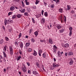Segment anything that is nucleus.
Here are the masks:
<instances>
[{
	"instance_id": "obj_51",
	"label": "nucleus",
	"mask_w": 76,
	"mask_h": 76,
	"mask_svg": "<svg viewBox=\"0 0 76 76\" xmlns=\"http://www.w3.org/2000/svg\"><path fill=\"white\" fill-rule=\"evenodd\" d=\"M42 68L43 70L45 71V69H44V66L43 65L42 66Z\"/></svg>"
},
{
	"instance_id": "obj_5",
	"label": "nucleus",
	"mask_w": 76,
	"mask_h": 76,
	"mask_svg": "<svg viewBox=\"0 0 76 76\" xmlns=\"http://www.w3.org/2000/svg\"><path fill=\"white\" fill-rule=\"evenodd\" d=\"M56 27L57 28H58V29H61V26H60L59 25H56Z\"/></svg>"
},
{
	"instance_id": "obj_16",
	"label": "nucleus",
	"mask_w": 76,
	"mask_h": 76,
	"mask_svg": "<svg viewBox=\"0 0 76 76\" xmlns=\"http://www.w3.org/2000/svg\"><path fill=\"white\" fill-rule=\"evenodd\" d=\"M4 42V40L3 39H1V40H0V44H2L3 42Z\"/></svg>"
},
{
	"instance_id": "obj_46",
	"label": "nucleus",
	"mask_w": 76,
	"mask_h": 76,
	"mask_svg": "<svg viewBox=\"0 0 76 76\" xmlns=\"http://www.w3.org/2000/svg\"><path fill=\"white\" fill-rule=\"evenodd\" d=\"M32 21L33 23H35V20L33 18H32Z\"/></svg>"
},
{
	"instance_id": "obj_19",
	"label": "nucleus",
	"mask_w": 76,
	"mask_h": 76,
	"mask_svg": "<svg viewBox=\"0 0 76 76\" xmlns=\"http://www.w3.org/2000/svg\"><path fill=\"white\" fill-rule=\"evenodd\" d=\"M25 1L26 2V5H29V3L28 2V1H27V0H26Z\"/></svg>"
},
{
	"instance_id": "obj_3",
	"label": "nucleus",
	"mask_w": 76,
	"mask_h": 76,
	"mask_svg": "<svg viewBox=\"0 0 76 76\" xmlns=\"http://www.w3.org/2000/svg\"><path fill=\"white\" fill-rule=\"evenodd\" d=\"M10 53L11 55H12L13 54V49L12 47H10Z\"/></svg>"
},
{
	"instance_id": "obj_28",
	"label": "nucleus",
	"mask_w": 76,
	"mask_h": 76,
	"mask_svg": "<svg viewBox=\"0 0 76 76\" xmlns=\"http://www.w3.org/2000/svg\"><path fill=\"white\" fill-rule=\"evenodd\" d=\"M28 52H31V51H32V49L29 48L28 49Z\"/></svg>"
},
{
	"instance_id": "obj_6",
	"label": "nucleus",
	"mask_w": 76,
	"mask_h": 76,
	"mask_svg": "<svg viewBox=\"0 0 76 76\" xmlns=\"http://www.w3.org/2000/svg\"><path fill=\"white\" fill-rule=\"evenodd\" d=\"M45 23V18H43L42 19L41 23Z\"/></svg>"
},
{
	"instance_id": "obj_2",
	"label": "nucleus",
	"mask_w": 76,
	"mask_h": 76,
	"mask_svg": "<svg viewBox=\"0 0 76 76\" xmlns=\"http://www.w3.org/2000/svg\"><path fill=\"white\" fill-rule=\"evenodd\" d=\"M72 29H73L72 27H70L69 28V29L70 31L69 35V36H70H70L72 35Z\"/></svg>"
},
{
	"instance_id": "obj_13",
	"label": "nucleus",
	"mask_w": 76,
	"mask_h": 76,
	"mask_svg": "<svg viewBox=\"0 0 76 76\" xmlns=\"http://www.w3.org/2000/svg\"><path fill=\"white\" fill-rule=\"evenodd\" d=\"M49 43H50V44H53V41H52V40L50 38H49Z\"/></svg>"
},
{
	"instance_id": "obj_22",
	"label": "nucleus",
	"mask_w": 76,
	"mask_h": 76,
	"mask_svg": "<svg viewBox=\"0 0 76 76\" xmlns=\"http://www.w3.org/2000/svg\"><path fill=\"white\" fill-rule=\"evenodd\" d=\"M59 12H61V13H62L63 12V10L61 9V8H60L59 10Z\"/></svg>"
},
{
	"instance_id": "obj_14",
	"label": "nucleus",
	"mask_w": 76,
	"mask_h": 76,
	"mask_svg": "<svg viewBox=\"0 0 76 76\" xmlns=\"http://www.w3.org/2000/svg\"><path fill=\"white\" fill-rule=\"evenodd\" d=\"M69 47V45L68 44H66L64 45V47H65V48H67V47Z\"/></svg>"
},
{
	"instance_id": "obj_55",
	"label": "nucleus",
	"mask_w": 76,
	"mask_h": 76,
	"mask_svg": "<svg viewBox=\"0 0 76 76\" xmlns=\"http://www.w3.org/2000/svg\"><path fill=\"white\" fill-rule=\"evenodd\" d=\"M53 52H56V49H53Z\"/></svg>"
},
{
	"instance_id": "obj_41",
	"label": "nucleus",
	"mask_w": 76,
	"mask_h": 76,
	"mask_svg": "<svg viewBox=\"0 0 76 76\" xmlns=\"http://www.w3.org/2000/svg\"><path fill=\"white\" fill-rule=\"evenodd\" d=\"M40 42H45V40H40Z\"/></svg>"
},
{
	"instance_id": "obj_39",
	"label": "nucleus",
	"mask_w": 76,
	"mask_h": 76,
	"mask_svg": "<svg viewBox=\"0 0 76 76\" xmlns=\"http://www.w3.org/2000/svg\"><path fill=\"white\" fill-rule=\"evenodd\" d=\"M43 56L44 58H45V53H44L43 54Z\"/></svg>"
},
{
	"instance_id": "obj_45",
	"label": "nucleus",
	"mask_w": 76,
	"mask_h": 76,
	"mask_svg": "<svg viewBox=\"0 0 76 76\" xmlns=\"http://www.w3.org/2000/svg\"><path fill=\"white\" fill-rule=\"evenodd\" d=\"M15 45H17L18 46V42H15Z\"/></svg>"
},
{
	"instance_id": "obj_20",
	"label": "nucleus",
	"mask_w": 76,
	"mask_h": 76,
	"mask_svg": "<svg viewBox=\"0 0 76 76\" xmlns=\"http://www.w3.org/2000/svg\"><path fill=\"white\" fill-rule=\"evenodd\" d=\"M29 45H30L29 43H26V46L28 47V46H29Z\"/></svg>"
},
{
	"instance_id": "obj_31",
	"label": "nucleus",
	"mask_w": 76,
	"mask_h": 76,
	"mask_svg": "<svg viewBox=\"0 0 76 76\" xmlns=\"http://www.w3.org/2000/svg\"><path fill=\"white\" fill-rule=\"evenodd\" d=\"M3 54L4 57H6V53H5V52H3Z\"/></svg>"
},
{
	"instance_id": "obj_48",
	"label": "nucleus",
	"mask_w": 76,
	"mask_h": 76,
	"mask_svg": "<svg viewBox=\"0 0 76 76\" xmlns=\"http://www.w3.org/2000/svg\"><path fill=\"white\" fill-rule=\"evenodd\" d=\"M31 41H32V42H34L35 40H34V38L32 39H31Z\"/></svg>"
},
{
	"instance_id": "obj_32",
	"label": "nucleus",
	"mask_w": 76,
	"mask_h": 76,
	"mask_svg": "<svg viewBox=\"0 0 76 76\" xmlns=\"http://www.w3.org/2000/svg\"><path fill=\"white\" fill-rule=\"evenodd\" d=\"M5 39H6V41H9V38H8L7 37H5Z\"/></svg>"
},
{
	"instance_id": "obj_8",
	"label": "nucleus",
	"mask_w": 76,
	"mask_h": 76,
	"mask_svg": "<svg viewBox=\"0 0 76 76\" xmlns=\"http://www.w3.org/2000/svg\"><path fill=\"white\" fill-rule=\"evenodd\" d=\"M57 54L58 56V57H61V52L60 51H58L57 52Z\"/></svg>"
},
{
	"instance_id": "obj_53",
	"label": "nucleus",
	"mask_w": 76,
	"mask_h": 76,
	"mask_svg": "<svg viewBox=\"0 0 76 76\" xmlns=\"http://www.w3.org/2000/svg\"><path fill=\"white\" fill-rule=\"evenodd\" d=\"M12 28H11L9 30V31L10 32H12Z\"/></svg>"
},
{
	"instance_id": "obj_9",
	"label": "nucleus",
	"mask_w": 76,
	"mask_h": 76,
	"mask_svg": "<svg viewBox=\"0 0 76 76\" xmlns=\"http://www.w3.org/2000/svg\"><path fill=\"white\" fill-rule=\"evenodd\" d=\"M53 66L54 67H58V66H59V65H58V64H56V65L54 64H53Z\"/></svg>"
},
{
	"instance_id": "obj_7",
	"label": "nucleus",
	"mask_w": 76,
	"mask_h": 76,
	"mask_svg": "<svg viewBox=\"0 0 76 76\" xmlns=\"http://www.w3.org/2000/svg\"><path fill=\"white\" fill-rule=\"evenodd\" d=\"M70 61L69 62V64L70 65H72L73 64V61H72V58L70 59Z\"/></svg>"
},
{
	"instance_id": "obj_52",
	"label": "nucleus",
	"mask_w": 76,
	"mask_h": 76,
	"mask_svg": "<svg viewBox=\"0 0 76 76\" xmlns=\"http://www.w3.org/2000/svg\"><path fill=\"white\" fill-rule=\"evenodd\" d=\"M19 53L20 54H22V52H21V50H19Z\"/></svg>"
},
{
	"instance_id": "obj_59",
	"label": "nucleus",
	"mask_w": 76,
	"mask_h": 76,
	"mask_svg": "<svg viewBox=\"0 0 76 76\" xmlns=\"http://www.w3.org/2000/svg\"><path fill=\"white\" fill-rule=\"evenodd\" d=\"M44 13V10H42V15H43V13Z\"/></svg>"
},
{
	"instance_id": "obj_44",
	"label": "nucleus",
	"mask_w": 76,
	"mask_h": 76,
	"mask_svg": "<svg viewBox=\"0 0 76 76\" xmlns=\"http://www.w3.org/2000/svg\"><path fill=\"white\" fill-rule=\"evenodd\" d=\"M12 13V12H10L8 14V16L10 15H11Z\"/></svg>"
},
{
	"instance_id": "obj_12",
	"label": "nucleus",
	"mask_w": 76,
	"mask_h": 76,
	"mask_svg": "<svg viewBox=\"0 0 76 76\" xmlns=\"http://www.w3.org/2000/svg\"><path fill=\"white\" fill-rule=\"evenodd\" d=\"M20 47L21 48H23V43L22 42H21L20 43Z\"/></svg>"
},
{
	"instance_id": "obj_43",
	"label": "nucleus",
	"mask_w": 76,
	"mask_h": 76,
	"mask_svg": "<svg viewBox=\"0 0 76 76\" xmlns=\"http://www.w3.org/2000/svg\"><path fill=\"white\" fill-rule=\"evenodd\" d=\"M31 73V70H28V74H29Z\"/></svg>"
},
{
	"instance_id": "obj_1",
	"label": "nucleus",
	"mask_w": 76,
	"mask_h": 76,
	"mask_svg": "<svg viewBox=\"0 0 76 76\" xmlns=\"http://www.w3.org/2000/svg\"><path fill=\"white\" fill-rule=\"evenodd\" d=\"M13 23V21L12 20H6L5 19L4 21V23L5 25H7V23Z\"/></svg>"
},
{
	"instance_id": "obj_11",
	"label": "nucleus",
	"mask_w": 76,
	"mask_h": 76,
	"mask_svg": "<svg viewBox=\"0 0 76 76\" xmlns=\"http://www.w3.org/2000/svg\"><path fill=\"white\" fill-rule=\"evenodd\" d=\"M73 54V52H69L68 53V56H72Z\"/></svg>"
},
{
	"instance_id": "obj_61",
	"label": "nucleus",
	"mask_w": 76,
	"mask_h": 76,
	"mask_svg": "<svg viewBox=\"0 0 76 76\" xmlns=\"http://www.w3.org/2000/svg\"><path fill=\"white\" fill-rule=\"evenodd\" d=\"M36 17L37 18H39V15H37V16H36Z\"/></svg>"
},
{
	"instance_id": "obj_27",
	"label": "nucleus",
	"mask_w": 76,
	"mask_h": 76,
	"mask_svg": "<svg viewBox=\"0 0 76 76\" xmlns=\"http://www.w3.org/2000/svg\"><path fill=\"white\" fill-rule=\"evenodd\" d=\"M44 15L46 17H47V12H45V13Z\"/></svg>"
},
{
	"instance_id": "obj_30",
	"label": "nucleus",
	"mask_w": 76,
	"mask_h": 76,
	"mask_svg": "<svg viewBox=\"0 0 76 76\" xmlns=\"http://www.w3.org/2000/svg\"><path fill=\"white\" fill-rule=\"evenodd\" d=\"M64 31V29H61V30H60V32L61 33V32H63Z\"/></svg>"
},
{
	"instance_id": "obj_36",
	"label": "nucleus",
	"mask_w": 76,
	"mask_h": 76,
	"mask_svg": "<svg viewBox=\"0 0 76 76\" xmlns=\"http://www.w3.org/2000/svg\"><path fill=\"white\" fill-rule=\"evenodd\" d=\"M18 36L19 37L18 38H20V37H21V36H22V34H21V33H20V34Z\"/></svg>"
},
{
	"instance_id": "obj_49",
	"label": "nucleus",
	"mask_w": 76,
	"mask_h": 76,
	"mask_svg": "<svg viewBox=\"0 0 76 76\" xmlns=\"http://www.w3.org/2000/svg\"><path fill=\"white\" fill-rule=\"evenodd\" d=\"M15 18H16V16H15V15H14L12 16V19H15Z\"/></svg>"
},
{
	"instance_id": "obj_63",
	"label": "nucleus",
	"mask_w": 76,
	"mask_h": 76,
	"mask_svg": "<svg viewBox=\"0 0 76 76\" xmlns=\"http://www.w3.org/2000/svg\"><path fill=\"white\" fill-rule=\"evenodd\" d=\"M4 72H6V69H5V68L4 69Z\"/></svg>"
},
{
	"instance_id": "obj_34",
	"label": "nucleus",
	"mask_w": 76,
	"mask_h": 76,
	"mask_svg": "<svg viewBox=\"0 0 76 76\" xmlns=\"http://www.w3.org/2000/svg\"><path fill=\"white\" fill-rule=\"evenodd\" d=\"M20 56L19 57H18V58H17V60L18 61V60H20Z\"/></svg>"
},
{
	"instance_id": "obj_15",
	"label": "nucleus",
	"mask_w": 76,
	"mask_h": 76,
	"mask_svg": "<svg viewBox=\"0 0 76 76\" xmlns=\"http://www.w3.org/2000/svg\"><path fill=\"white\" fill-rule=\"evenodd\" d=\"M22 15L20 14H18L17 15V17L18 18H20Z\"/></svg>"
},
{
	"instance_id": "obj_60",
	"label": "nucleus",
	"mask_w": 76,
	"mask_h": 76,
	"mask_svg": "<svg viewBox=\"0 0 76 76\" xmlns=\"http://www.w3.org/2000/svg\"><path fill=\"white\" fill-rule=\"evenodd\" d=\"M67 53H65V56H67Z\"/></svg>"
},
{
	"instance_id": "obj_56",
	"label": "nucleus",
	"mask_w": 76,
	"mask_h": 76,
	"mask_svg": "<svg viewBox=\"0 0 76 76\" xmlns=\"http://www.w3.org/2000/svg\"><path fill=\"white\" fill-rule=\"evenodd\" d=\"M2 28H3V29H4V31H5V28H4V26H2Z\"/></svg>"
},
{
	"instance_id": "obj_18",
	"label": "nucleus",
	"mask_w": 76,
	"mask_h": 76,
	"mask_svg": "<svg viewBox=\"0 0 76 76\" xmlns=\"http://www.w3.org/2000/svg\"><path fill=\"white\" fill-rule=\"evenodd\" d=\"M33 55H34V56H36L37 55V52H36V51H35L34 50Z\"/></svg>"
},
{
	"instance_id": "obj_35",
	"label": "nucleus",
	"mask_w": 76,
	"mask_h": 76,
	"mask_svg": "<svg viewBox=\"0 0 76 76\" xmlns=\"http://www.w3.org/2000/svg\"><path fill=\"white\" fill-rule=\"evenodd\" d=\"M27 10L28 12H29L31 10L30 9V8H28L27 9Z\"/></svg>"
},
{
	"instance_id": "obj_50",
	"label": "nucleus",
	"mask_w": 76,
	"mask_h": 76,
	"mask_svg": "<svg viewBox=\"0 0 76 76\" xmlns=\"http://www.w3.org/2000/svg\"><path fill=\"white\" fill-rule=\"evenodd\" d=\"M23 71L24 72H26V69H23Z\"/></svg>"
},
{
	"instance_id": "obj_62",
	"label": "nucleus",
	"mask_w": 76,
	"mask_h": 76,
	"mask_svg": "<svg viewBox=\"0 0 76 76\" xmlns=\"http://www.w3.org/2000/svg\"><path fill=\"white\" fill-rule=\"evenodd\" d=\"M48 28V29H50V27H49V26H47Z\"/></svg>"
},
{
	"instance_id": "obj_29",
	"label": "nucleus",
	"mask_w": 76,
	"mask_h": 76,
	"mask_svg": "<svg viewBox=\"0 0 76 76\" xmlns=\"http://www.w3.org/2000/svg\"><path fill=\"white\" fill-rule=\"evenodd\" d=\"M38 3H39V1H38V0H36V2H35L36 4H38Z\"/></svg>"
},
{
	"instance_id": "obj_47",
	"label": "nucleus",
	"mask_w": 76,
	"mask_h": 76,
	"mask_svg": "<svg viewBox=\"0 0 76 76\" xmlns=\"http://www.w3.org/2000/svg\"><path fill=\"white\" fill-rule=\"evenodd\" d=\"M53 47L54 49H57V47L56 46H55V45H54L53 46Z\"/></svg>"
},
{
	"instance_id": "obj_4",
	"label": "nucleus",
	"mask_w": 76,
	"mask_h": 76,
	"mask_svg": "<svg viewBox=\"0 0 76 76\" xmlns=\"http://www.w3.org/2000/svg\"><path fill=\"white\" fill-rule=\"evenodd\" d=\"M14 10H15V6L13 5L11 6L10 8V10L13 11Z\"/></svg>"
},
{
	"instance_id": "obj_21",
	"label": "nucleus",
	"mask_w": 76,
	"mask_h": 76,
	"mask_svg": "<svg viewBox=\"0 0 76 76\" xmlns=\"http://www.w3.org/2000/svg\"><path fill=\"white\" fill-rule=\"evenodd\" d=\"M50 7H51V8H54V4L51 5Z\"/></svg>"
},
{
	"instance_id": "obj_25",
	"label": "nucleus",
	"mask_w": 76,
	"mask_h": 76,
	"mask_svg": "<svg viewBox=\"0 0 76 76\" xmlns=\"http://www.w3.org/2000/svg\"><path fill=\"white\" fill-rule=\"evenodd\" d=\"M28 14L27 12H25L24 13V15L25 16H28Z\"/></svg>"
},
{
	"instance_id": "obj_17",
	"label": "nucleus",
	"mask_w": 76,
	"mask_h": 76,
	"mask_svg": "<svg viewBox=\"0 0 76 76\" xmlns=\"http://www.w3.org/2000/svg\"><path fill=\"white\" fill-rule=\"evenodd\" d=\"M19 11H20L21 13H24V12H25V9H23L22 10V11H21V10H20Z\"/></svg>"
},
{
	"instance_id": "obj_26",
	"label": "nucleus",
	"mask_w": 76,
	"mask_h": 76,
	"mask_svg": "<svg viewBox=\"0 0 76 76\" xmlns=\"http://www.w3.org/2000/svg\"><path fill=\"white\" fill-rule=\"evenodd\" d=\"M4 51H6V46H5V47H4Z\"/></svg>"
},
{
	"instance_id": "obj_38",
	"label": "nucleus",
	"mask_w": 76,
	"mask_h": 76,
	"mask_svg": "<svg viewBox=\"0 0 76 76\" xmlns=\"http://www.w3.org/2000/svg\"><path fill=\"white\" fill-rule=\"evenodd\" d=\"M32 29H30L29 31V34H31V33L32 32Z\"/></svg>"
},
{
	"instance_id": "obj_10",
	"label": "nucleus",
	"mask_w": 76,
	"mask_h": 76,
	"mask_svg": "<svg viewBox=\"0 0 76 76\" xmlns=\"http://www.w3.org/2000/svg\"><path fill=\"white\" fill-rule=\"evenodd\" d=\"M33 74L34 75H38V73L36 71H34L33 72Z\"/></svg>"
},
{
	"instance_id": "obj_58",
	"label": "nucleus",
	"mask_w": 76,
	"mask_h": 76,
	"mask_svg": "<svg viewBox=\"0 0 76 76\" xmlns=\"http://www.w3.org/2000/svg\"><path fill=\"white\" fill-rule=\"evenodd\" d=\"M33 9H36V7L35 6L33 7Z\"/></svg>"
},
{
	"instance_id": "obj_24",
	"label": "nucleus",
	"mask_w": 76,
	"mask_h": 76,
	"mask_svg": "<svg viewBox=\"0 0 76 76\" xmlns=\"http://www.w3.org/2000/svg\"><path fill=\"white\" fill-rule=\"evenodd\" d=\"M36 65L38 67H39V64H38V63L37 62L36 63Z\"/></svg>"
},
{
	"instance_id": "obj_23",
	"label": "nucleus",
	"mask_w": 76,
	"mask_h": 76,
	"mask_svg": "<svg viewBox=\"0 0 76 76\" xmlns=\"http://www.w3.org/2000/svg\"><path fill=\"white\" fill-rule=\"evenodd\" d=\"M53 1H55V2H56V3H58L59 2V1L58 0H53Z\"/></svg>"
},
{
	"instance_id": "obj_42",
	"label": "nucleus",
	"mask_w": 76,
	"mask_h": 76,
	"mask_svg": "<svg viewBox=\"0 0 76 76\" xmlns=\"http://www.w3.org/2000/svg\"><path fill=\"white\" fill-rule=\"evenodd\" d=\"M21 3L23 6V7H24L25 6V5H24V3H23V2L22 1H21Z\"/></svg>"
},
{
	"instance_id": "obj_37",
	"label": "nucleus",
	"mask_w": 76,
	"mask_h": 76,
	"mask_svg": "<svg viewBox=\"0 0 76 76\" xmlns=\"http://www.w3.org/2000/svg\"><path fill=\"white\" fill-rule=\"evenodd\" d=\"M39 53H42V50H40L39 51Z\"/></svg>"
},
{
	"instance_id": "obj_64",
	"label": "nucleus",
	"mask_w": 76,
	"mask_h": 76,
	"mask_svg": "<svg viewBox=\"0 0 76 76\" xmlns=\"http://www.w3.org/2000/svg\"><path fill=\"white\" fill-rule=\"evenodd\" d=\"M74 47H75V48H76V44H75L74 45Z\"/></svg>"
},
{
	"instance_id": "obj_54",
	"label": "nucleus",
	"mask_w": 76,
	"mask_h": 76,
	"mask_svg": "<svg viewBox=\"0 0 76 76\" xmlns=\"http://www.w3.org/2000/svg\"><path fill=\"white\" fill-rule=\"evenodd\" d=\"M64 18H65V22H66V17L65 16H64Z\"/></svg>"
},
{
	"instance_id": "obj_40",
	"label": "nucleus",
	"mask_w": 76,
	"mask_h": 76,
	"mask_svg": "<svg viewBox=\"0 0 76 76\" xmlns=\"http://www.w3.org/2000/svg\"><path fill=\"white\" fill-rule=\"evenodd\" d=\"M67 7L68 10H69L70 9V6H69L67 5Z\"/></svg>"
},
{
	"instance_id": "obj_33",
	"label": "nucleus",
	"mask_w": 76,
	"mask_h": 76,
	"mask_svg": "<svg viewBox=\"0 0 76 76\" xmlns=\"http://www.w3.org/2000/svg\"><path fill=\"white\" fill-rule=\"evenodd\" d=\"M34 34L35 35H36V36H37V35H38V32L36 31L34 32Z\"/></svg>"
},
{
	"instance_id": "obj_57",
	"label": "nucleus",
	"mask_w": 76,
	"mask_h": 76,
	"mask_svg": "<svg viewBox=\"0 0 76 76\" xmlns=\"http://www.w3.org/2000/svg\"><path fill=\"white\" fill-rule=\"evenodd\" d=\"M53 60L54 61H56V58H53Z\"/></svg>"
}]
</instances>
